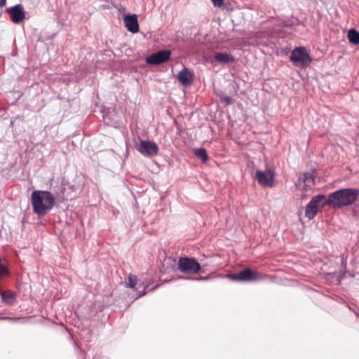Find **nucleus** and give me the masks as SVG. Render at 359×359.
<instances>
[{"label": "nucleus", "instance_id": "nucleus-1", "mask_svg": "<svg viewBox=\"0 0 359 359\" xmlns=\"http://www.w3.org/2000/svg\"><path fill=\"white\" fill-rule=\"evenodd\" d=\"M359 196L357 189H341L328 195L327 204L332 209H340L342 207L352 205Z\"/></svg>", "mask_w": 359, "mask_h": 359}, {"label": "nucleus", "instance_id": "nucleus-2", "mask_svg": "<svg viewBox=\"0 0 359 359\" xmlns=\"http://www.w3.org/2000/svg\"><path fill=\"white\" fill-rule=\"evenodd\" d=\"M31 201L34 212L41 217L53 208L55 198L48 191L36 190L32 193Z\"/></svg>", "mask_w": 359, "mask_h": 359}, {"label": "nucleus", "instance_id": "nucleus-3", "mask_svg": "<svg viewBox=\"0 0 359 359\" xmlns=\"http://www.w3.org/2000/svg\"><path fill=\"white\" fill-rule=\"evenodd\" d=\"M327 204V198L325 195L319 194L314 196L306 205L305 215L309 219H313L318 212L324 208Z\"/></svg>", "mask_w": 359, "mask_h": 359}, {"label": "nucleus", "instance_id": "nucleus-4", "mask_svg": "<svg viewBox=\"0 0 359 359\" xmlns=\"http://www.w3.org/2000/svg\"><path fill=\"white\" fill-rule=\"evenodd\" d=\"M290 60L297 67H305L312 61L305 47L295 48L290 56Z\"/></svg>", "mask_w": 359, "mask_h": 359}, {"label": "nucleus", "instance_id": "nucleus-5", "mask_svg": "<svg viewBox=\"0 0 359 359\" xmlns=\"http://www.w3.org/2000/svg\"><path fill=\"white\" fill-rule=\"evenodd\" d=\"M201 265L194 258L181 257L178 261V269L185 274H196L201 270Z\"/></svg>", "mask_w": 359, "mask_h": 359}, {"label": "nucleus", "instance_id": "nucleus-6", "mask_svg": "<svg viewBox=\"0 0 359 359\" xmlns=\"http://www.w3.org/2000/svg\"><path fill=\"white\" fill-rule=\"evenodd\" d=\"M229 278L234 281L249 282L260 280L257 273L254 272L250 268L245 269L238 273L229 275Z\"/></svg>", "mask_w": 359, "mask_h": 359}, {"label": "nucleus", "instance_id": "nucleus-7", "mask_svg": "<svg viewBox=\"0 0 359 359\" xmlns=\"http://www.w3.org/2000/svg\"><path fill=\"white\" fill-rule=\"evenodd\" d=\"M137 149L142 155L147 157L156 156L159 150L158 145L150 140H141Z\"/></svg>", "mask_w": 359, "mask_h": 359}, {"label": "nucleus", "instance_id": "nucleus-8", "mask_svg": "<svg viewBox=\"0 0 359 359\" xmlns=\"http://www.w3.org/2000/svg\"><path fill=\"white\" fill-rule=\"evenodd\" d=\"M171 50L165 49L154 53L147 57L146 62L149 65H159L169 60Z\"/></svg>", "mask_w": 359, "mask_h": 359}, {"label": "nucleus", "instance_id": "nucleus-9", "mask_svg": "<svg viewBox=\"0 0 359 359\" xmlns=\"http://www.w3.org/2000/svg\"><path fill=\"white\" fill-rule=\"evenodd\" d=\"M256 177L258 183L262 187H272L273 186L274 173L271 170H267V172L257 170Z\"/></svg>", "mask_w": 359, "mask_h": 359}, {"label": "nucleus", "instance_id": "nucleus-10", "mask_svg": "<svg viewBox=\"0 0 359 359\" xmlns=\"http://www.w3.org/2000/svg\"><path fill=\"white\" fill-rule=\"evenodd\" d=\"M6 11L10 14L13 22L20 23L25 18V11L21 4H16L14 6L7 8Z\"/></svg>", "mask_w": 359, "mask_h": 359}, {"label": "nucleus", "instance_id": "nucleus-11", "mask_svg": "<svg viewBox=\"0 0 359 359\" xmlns=\"http://www.w3.org/2000/svg\"><path fill=\"white\" fill-rule=\"evenodd\" d=\"M194 75L187 67H184L178 74L177 79L183 86L187 87L192 84Z\"/></svg>", "mask_w": 359, "mask_h": 359}, {"label": "nucleus", "instance_id": "nucleus-12", "mask_svg": "<svg viewBox=\"0 0 359 359\" xmlns=\"http://www.w3.org/2000/svg\"><path fill=\"white\" fill-rule=\"evenodd\" d=\"M123 22L129 32L133 34L139 32L138 20L135 14L126 15L124 17Z\"/></svg>", "mask_w": 359, "mask_h": 359}, {"label": "nucleus", "instance_id": "nucleus-13", "mask_svg": "<svg viewBox=\"0 0 359 359\" xmlns=\"http://www.w3.org/2000/svg\"><path fill=\"white\" fill-rule=\"evenodd\" d=\"M215 59L221 64H228L235 61L234 57L227 53H216Z\"/></svg>", "mask_w": 359, "mask_h": 359}, {"label": "nucleus", "instance_id": "nucleus-14", "mask_svg": "<svg viewBox=\"0 0 359 359\" xmlns=\"http://www.w3.org/2000/svg\"><path fill=\"white\" fill-rule=\"evenodd\" d=\"M314 180H315V177L313 176V174H311L310 172H305L303 174L302 176H301L299 178V182H302L305 184V187L304 188V189L305 191H306L307 190L306 187H309L311 185L314 184Z\"/></svg>", "mask_w": 359, "mask_h": 359}, {"label": "nucleus", "instance_id": "nucleus-15", "mask_svg": "<svg viewBox=\"0 0 359 359\" xmlns=\"http://www.w3.org/2000/svg\"><path fill=\"white\" fill-rule=\"evenodd\" d=\"M2 302L6 304H12L16 299L15 293L12 291L3 292L0 291Z\"/></svg>", "mask_w": 359, "mask_h": 359}, {"label": "nucleus", "instance_id": "nucleus-16", "mask_svg": "<svg viewBox=\"0 0 359 359\" xmlns=\"http://www.w3.org/2000/svg\"><path fill=\"white\" fill-rule=\"evenodd\" d=\"M194 154L196 158H198L202 161V163H205L208 160L207 151L203 148L195 149L194 151Z\"/></svg>", "mask_w": 359, "mask_h": 359}, {"label": "nucleus", "instance_id": "nucleus-17", "mask_svg": "<svg viewBox=\"0 0 359 359\" xmlns=\"http://www.w3.org/2000/svg\"><path fill=\"white\" fill-rule=\"evenodd\" d=\"M348 38L351 43L353 44H359V32L351 29L348 33Z\"/></svg>", "mask_w": 359, "mask_h": 359}, {"label": "nucleus", "instance_id": "nucleus-18", "mask_svg": "<svg viewBox=\"0 0 359 359\" xmlns=\"http://www.w3.org/2000/svg\"><path fill=\"white\" fill-rule=\"evenodd\" d=\"M127 287L133 288L137 283V277L135 275L130 274L128 278Z\"/></svg>", "mask_w": 359, "mask_h": 359}, {"label": "nucleus", "instance_id": "nucleus-19", "mask_svg": "<svg viewBox=\"0 0 359 359\" xmlns=\"http://www.w3.org/2000/svg\"><path fill=\"white\" fill-rule=\"evenodd\" d=\"M10 271L6 265H0V278L8 276Z\"/></svg>", "mask_w": 359, "mask_h": 359}, {"label": "nucleus", "instance_id": "nucleus-20", "mask_svg": "<svg viewBox=\"0 0 359 359\" xmlns=\"http://www.w3.org/2000/svg\"><path fill=\"white\" fill-rule=\"evenodd\" d=\"M220 101L225 102L226 105H230L233 103V100L229 96H220Z\"/></svg>", "mask_w": 359, "mask_h": 359}, {"label": "nucleus", "instance_id": "nucleus-21", "mask_svg": "<svg viewBox=\"0 0 359 359\" xmlns=\"http://www.w3.org/2000/svg\"><path fill=\"white\" fill-rule=\"evenodd\" d=\"M149 285H144L143 287H144V289L142 291L140 292L139 294H138V296L136 297V299L139 298V297H141L144 295H145L147 294V288Z\"/></svg>", "mask_w": 359, "mask_h": 359}, {"label": "nucleus", "instance_id": "nucleus-22", "mask_svg": "<svg viewBox=\"0 0 359 359\" xmlns=\"http://www.w3.org/2000/svg\"><path fill=\"white\" fill-rule=\"evenodd\" d=\"M215 6H221L223 4V0H211Z\"/></svg>", "mask_w": 359, "mask_h": 359}, {"label": "nucleus", "instance_id": "nucleus-23", "mask_svg": "<svg viewBox=\"0 0 359 359\" xmlns=\"http://www.w3.org/2000/svg\"><path fill=\"white\" fill-rule=\"evenodd\" d=\"M208 278V277H199V278H195L194 279L196 280H207Z\"/></svg>", "mask_w": 359, "mask_h": 359}, {"label": "nucleus", "instance_id": "nucleus-24", "mask_svg": "<svg viewBox=\"0 0 359 359\" xmlns=\"http://www.w3.org/2000/svg\"><path fill=\"white\" fill-rule=\"evenodd\" d=\"M6 0H0V6L1 7H3L6 5Z\"/></svg>", "mask_w": 359, "mask_h": 359}, {"label": "nucleus", "instance_id": "nucleus-25", "mask_svg": "<svg viewBox=\"0 0 359 359\" xmlns=\"http://www.w3.org/2000/svg\"><path fill=\"white\" fill-rule=\"evenodd\" d=\"M355 314H356V316H359V313H357V312H355Z\"/></svg>", "mask_w": 359, "mask_h": 359}]
</instances>
